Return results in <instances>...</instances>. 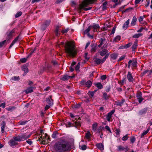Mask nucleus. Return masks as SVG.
Masks as SVG:
<instances>
[{"label": "nucleus", "mask_w": 152, "mask_h": 152, "mask_svg": "<svg viewBox=\"0 0 152 152\" xmlns=\"http://www.w3.org/2000/svg\"><path fill=\"white\" fill-rule=\"evenodd\" d=\"M69 147L68 141L65 139H61L56 143L54 148L58 152H64L68 150Z\"/></svg>", "instance_id": "f257e3e1"}, {"label": "nucleus", "mask_w": 152, "mask_h": 152, "mask_svg": "<svg viewBox=\"0 0 152 152\" xmlns=\"http://www.w3.org/2000/svg\"><path fill=\"white\" fill-rule=\"evenodd\" d=\"M65 48L66 53L70 57H73L75 56L77 53L73 42L67 41L65 43Z\"/></svg>", "instance_id": "f03ea898"}, {"label": "nucleus", "mask_w": 152, "mask_h": 152, "mask_svg": "<svg viewBox=\"0 0 152 152\" xmlns=\"http://www.w3.org/2000/svg\"><path fill=\"white\" fill-rule=\"evenodd\" d=\"M96 0H84L82 2L81 4H80L79 6V9L81 10L83 9L85 11H87L91 10L92 8V7H89L87 8H84L87 7L88 5L93 3Z\"/></svg>", "instance_id": "7ed1b4c3"}, {"label": "nucleus", "mask_w": 152, "mask_h": 152, "mask_svg": "<svg viewBox=\"0 0 152 152\" xmlns=\"http://www.w3.org/2000/svg\"><path fill=\"white\" fill-rule=\"evenodd\" d=\"M79 119V118L78 120H76V121L75 122H73V123H71L70 122H68L66 123V127H70L71 126H74L77 128L80 127L81 126L80 123L78 121Z\"/></svg>", "instance_id": "20e7f679"}, {"label": "nucleus", "mask_w": 152, "mask_h": 152, "mask_svg": "<svg viewBox=\"0 0 152 152\" xmlns=\"http://www.w3.org/2000/svg\"><path fill=\"white\" fill-rule=\"evenodd\" d=\"M15 33V30L13 29L11 31H8L6 33V35L7 41L12 37L13 36Z\"/></svg>", "instance_id": "39448f33"}, {"label": "nucleus", "mask_w": 152, "mask_h": 152, "mask_svg": "<svg viewBox=\"0 0 152 152\" xmlns=\"http://www.w3.org/2000/svg\"><path fill=\"white\" fill-rule=\"evenodd\" d=\"M81 85L85 86L86 87L89 88L92 84V82L90 80L86 81V80H83L80 82Z\"/></svg>", "instance_id": "423d86ee"}, {"label": "nucleus", "mask_w": 152, "mask_h": 152, "mask_svg": "<svg viewBox=\"0 0 152 152\" xmlns=\"http://www.w3.org/2000/svg\"><path fill=\"white\" fill-rule=\"evenodd\" d=\"M50 23V20H46L44 23L42 24L41 26V29L44 31L45 29L47 27L49 26Z\"/></svg>", "instance_id": "0eeeda50"}, {"label": "nucleus", "mask_w": 152, "mask_h": 152, "mask_svg": "<svg viewBox=\"0 0 152 152\" xmlns=\"http://www.w3.org/2000/svg\"><path fill=\"white\" fill-rule=\"evenodd\" d=\"M127 77L128 81L130 83H133L134 80L132 74L130 72H128L127 75Z\"/></svg>", "instance_id": "6e6552de"}, {"label": "nucleus", "mask_w": 152, "mask_h": 152, "mask_svg": "<svg viewBox=\"0 0 152 152\" xmlns=\"http://www.w3.org/2000/svg\"><path fill=\"white\" fill-rule=\"evenodd\" d=\"M49 139V137L48 135L45 134V136H43L42 135L41 136L40 138L39 139V141H42V142H41V143L43 144V142H46L45 141L46 140H48Z\"/></svg>", "instance_id": "1a4fd4ad"}, {"label": "nucleus", "mask_w": 152, "mask_h": 152, "mask_svg": "<svg viewBox=\"0 0 152 152\" xmlns=\"http://www.w3.org/2000/svg\"><path fill=\"white\" fill-rule=\"evenodd\" d=\"M52 96L50 95L46 99V100L47 103L50 106H52L53 104V100L52 99Z\"/></svg>", "instance_id": "9d476101"}, {"label": "nucleus", "mask_w": 152, "mask_h": 152, "mask_svg": "<svg viewBox=\"0 0 152 152\" xmlns=\"http://www.w3.org/2000/svg\"><path fill=\"white\" fill-rule=\"evenodd\" d=\"M31 136V134H28L26 133H24L20 135L22 141H23L29 138Z\"/></svg>", "instance_id": "9b49d317"}, {"label": "nucleus", "mask_w": 152, "mask_h": 152, "mask_svg": "<svg viewBox=\"0 0 152 152\" xmlns=\"http://www.w3.org/2000/svg\"><path fill=\"white\" fill-rule=\"evenodd\" d=\"M10 145L12 148L15 147L16 145H18V144L14 140H11L9 142Z\"/></svg>", "instance_id": "f8f14e48"}, {"label": "nucleus", "mask_w": 152, "mask_h": 152, "mask_svg": "<svg viewBox=\"0 0 152 152\" xmlns=\"http://www.w3.org/2000/svg\"><path fill=\"white\" fill-rule=\"evenodd\" d=\"M148 110V108L146 107L140 110L138 113L139 115L141 116L147 113Z\"/></svg>", "instance_id": "ddd939ff"}, {"label": "nucleus", "mask_w": 152, "mask_h": 152, "mask_svg": "<svg viewBox=\"0 0 152 152\" xmlns=\"http://www.w3.org/2000/svg\"><path fill=\"white\" fill-rule=\"evenodd\" d=\"M20 35H19V36L16 37L13 41L12 43L11 44L10 46L9 47V48H11V47H12V46L17 41H19L20 39Z\"/></svg>", "instance_id": "4468645a"}, {"label": "nucleus", "mask_w": 152, "mask_h": 152, "mask_svg": "<svg viewBox=\"0 0 152 152\" xmlns=\"http://www.w3.org/2000/svg\"><path fill=\"white\" fill-rule=\"evenodd\" d=\"M115 111V110H113L107 114V118L108 121L109 122L110 121L112 115L114 113Z\"/></svg>", "instance_id": "2eb2a0df"}, {"label": "nucleus", "mask_w": 152, "mask_h": 152, "mask_svg": "<svg viewBox=\"0 0 152 152\" xmlns=\"http://www.w3.org/2000/svg\"><path fill=\"white\" fill-rule=\"evenodd\" d=\"M115 111V110H113L107 114V118L108 121L109 122L110 121L112 115L114 113Z\"/></svg>", "instance_id": "dca6fc26"}, {"label": "nucleus", "mask_w": 152, "mask_h": 152, "mask_svg": "<svg viewBox=\"0 0 152 152\" xmlns=\"http://www.w3.org/2000/svg\"><path fill=\"white\" fill-rule=\"evenodd\" d=\"M99 44L98 45L99 47H101L103 44H105L106 43L105 39L104 37L101 38L99 40Z\"/></svg>", "instance_id": "f3484780"}, {"label": "nucleus", "mask_w": 152, "mask_h": 152, "mask_svg": "<svg viewBox=\"0 0 152 152\" xmlns=\"http://www.w3.org/2000/svg\"><path fill=\"white\" fill-rule=\"evenodd\" d=\"M108 53V50L106 49H104L102 50L99 51L98 52V53L101 56H104L106 54Z\"/></svg>", "instance_id": "a211bd4d"}, {"label": "nucleus", "mask_w": 152, "mask_h": 152, "mask_svg": "<svg viewBox=\"0 0 152 152\" xmlns=\"http://www.w3.org/2000/svg\"><path fill=\"white\" fill-rule=\"evenodd\" d=\"M73 77L72 76H68L67 75H63L61 79L65 81L69 79L70 78H72Z\"/></svg>", "instance_id": "6ab92c4d"}, {"label": "nucleus", "mask_w": 152, "mask_h": 152, "mask_svg": "<svg viewBox=\"0 0 152 152\" xmlns=\"http://www.w3.org/2000/svg\"><path fill=\"white\" fill-rule=\"evenodd\" d=\"M91 26V29H93V31L94 32L97 31V29L99 28V26L98 24H95L93 26Z\"/></svg>", "instance_id": "aec40b11"}, {"label": "nucleus", "mask_w": 152, "mask_h": 152, "mask_svg": "<svg viewBox=\"0 0 152 152\" xmlns=\"http://www.w3.org/2000/svg\"><path fill=\"white\" fill-rule=\"evenodd\" d=\"M1 133H3L4 132V128L6 126V123L5 121H3L1 125Z\"/></svg>", "instance_id": "412c9836"}, {"label": "nucleus", "mask_w": 152, "mask_h": 152, "mask_svg": "<svg viewBox=\"0 0 152 152\" xmlns=\"http://www.w3.org/2000/svg\"><path fill=\"white\" fill-rule=\"evenodd\" d=\"M96 146L98 148L100 149L101 150H104V145L101 143L96 144Z\"/></svg>", "instance_id": "4be33fe9"}, {"label": "nucleus", "mask_w": 152, "mask_h": 152, "mask_svg": "<svg viewBox=\"0 0 152 152\" xmlns=\"http://www.w3.org/2000/svg\"><path fill=\"white\" fill-rule=\"evenodd\" d=\"M130 20L128 19L126 22L124 24L123 26V28L126 29L128 27V25L129 24Z\"/></svg>", "instance_id": "5701e85b"}, {"label": "nucleus", "mask_w": 152, "mask_h": 152, "mask_svg": "<svg viewBox=\"0 0 152 152\" xmlns=\"http://www.w3.org/2000/svg\"><path fill=\"white\" fill-rule=\"evenodd\" d=\"M33 88L32 87H29L25 91V92L26 94L31 93L33 91Z\"/></svg>", "instance_id": "b1692460"}, {"label": "nucleus", "mask_w": 152, "mask_h": 152, "mask_svg": "<svg viewBox=\"0 0 152 152\" xmlns=\"http://www.w3.org/2000/svg\"><path fill=\"white\" fill-rule=\"evenodd\" d=\"M91 53H94L96 51L97 48L96 46L94 44H91Z\"/></svg>", "instance_id": "393cba45"}, {"label": "nucleus", "mask_w": 152, "mask_h": 152, "mask_svg": "<svg viewBox=\"0 0 152 152\" xmlns=\"http://www.w3.org/2000/svg\"><path fill=\"white\" fill-rule=\"evenodd\" d=\"M98 124L96 123H95L92 125V129L94 132L96 131L97 129V127Z\"/></svg>", "instance_id": "a878e982"}, {"label": "nucleus", "mask_w": 152, "mask_h": 152, "mask_svg": "<svg viewBox=\"0 0 152 152\" xmlns=\"http://www.w3.org/2000/svg\"><path fill=\"white\" fill-rule=\"evenodd\" d=\"M137 19L136 17L134 16L133 17V19H132V21L131 23V24L132 26H134L136 24V22L137 20Z\"/></svg>", "instance_id": "bb28decb"}, {"label": "nucleus", "mask_w": 152, "mask_h": 152, "mask_svg": "<svg viewBox=\"0 0 152 152\" xmlns=\"http://www.w3.org/2000/svg\"><path fill=\"white\" fill-rule=\"evenodd\" d=\"M13 139L16 141L20 142L22 141L21 139L20 135L14 137H13Z\"/></svg>", "instance_id": "cd10ccee"}, {"label": "nucleus", "mask_w": 152, "mask_h": 152, "mask_svg": "<svg viewBox=\"0 0 152 152\" xmlns=\"http://www.w3.org/2000/svg\"><path fill=\"white\" fill-rule=\"evenodd\" d=\"M103 96L104 99L105 100H107L109 99L110 96L109 95H108L106 93H104L103 94Z\"/></svg>", "instance_id": "c85d7f7f"}, {"label": "nucleus", "mask_w": 152, "mask_h": 152, "mask_svg": "<svg viewBox=\"0 0 152 152\" xmlns=\"http://www.w3.org/2000/svg\"><path fill=\"white\" fill-rule=\"evenodd\" d=\"M121 39V37L120 36H116L114 39L113 42H117Z\"/></svg>", "instance_id": "c756f323"}, {"label": "nucleus", "mask_w": 152, "mask_h": 152, "mask_svg": "<svg viewBox=\"0 0 152 152\" xmlns=\"http://www.w3.org/2000/svg\"><path fill=\"white\" fill-rule=\"evenodd\" d=\"M58 133L57 131H55L54 132L52 135V138L56 139L57 138L58 136Z\"/></svg>", "instance_id": "7c9ffc66"}, {"label": "nucleus", "mask_w": 152, "mask_h": 152, "mask_svg": "<svg viewBox=\"0 0 152 152\" xmlns=\"http://www.w3.org/2000/svg\"><path fill=\"white\" fill-rule=\"evenodd\" d=\"M7 40H5L0 42V48H2L3 46H5L7 45Z\"/></svg>", "instance_id": "2f4dec72"}, {"label": "nucleus", "mask_w": 152, "mask_h": 152, "mask_svg": "<svg viewBox=\"0 0 152 152\" xmlns=\"http://www.w3.org/2000/svg\"><path fill=\"white\" fill-rule=\"evenodd\" d=\"M22 69L25 73H27L28 72L27 67L26 65H23L22 67Z\"/></svg>", "instance_id": "473e14b6"}, {"label": "nucleus", "mask_w": 152, "mask_h": 152, "mask_svg": "<svg viewBox=\"0 0 152 152\" xmlns=\"http://www.w3.org/2000/svg\"><path fill=\"white\" fill-rule=\"evenodd\" d=\"M95 86L99 89H102L103 88V86L100 83H96Z\"/></svg>", "instance_id": "72a5a7b5"}, {"label": "nucleus", "mask_w": 152, "mask_h": 152, "mask_svg": "<svg viewBox=\"0 0 152 152\" xmlns=\"http://www.w3.org/2000/svg\"><path fill=\"white\" fill-rule=\"evenodd\" d=\"M118 54L117 53H113L110 55L111 58L113 59H115L118 57Z\"/></svg>", "instance_id": "f704fd0d"}, {"label": "nucleus", "mask_w": 152, "mask_h": 152, "mask_svg": "<svg viewBox=\"0 0 152 152\" xmlns=\"http://www.w3.org/2000/svg\"><path fill=\"white\" fill-rule=\"evenodd\" d=\"M94 62L97 65H99L100 63H101V59L98 58H96Z\"/></svg>", "instance_id": "c9c22d12"}, {"label": "nucleus", "mask_w": 152, "mask_h": 152, "mask_svg": "<svg viewBox=\"0 0 152 152\" xmlns=\"http://www.w3.org/2000/svg\"><path fill=\"white\" fill-rule=\"evenodd\" d=\"M16 109V107L15 106H10L8 108H7V109L9 111H12L15 110Z\"/></svg>", "instance_id": "e433bc0d"}, {"label": "nucleus", "mask_w": 152, "mask_h": 152, "mask_svg": "<svg viewBox=\"0 0 152 152\" xmlns=\"http://www.w3.org/2000/svg\"><path fill=\"white\" fill-rule=\"evenodd\" d=\"M91 134L90 132L89 131H88L86 134L85 137L87 139H89L91 137Z\"/></svg>", "instance_id": "4c0bfd02"}, {"label": "nucleus", "mask_w": 152, "mask_h": 152, "mask_svg": "<svg viewBox=\"0 0 152 152\" xmlns=\"http://www.w3.org/2000/svg\"><path fill=\"white\" fill-rule=\"evenodd\" d=\"M137 42H135L132 47V50H134L137 48Z\"/></svg>", "instance_id": "58836bf2"}, {"label": "nucleus", "mask_w": 152, "mask_h": 152, "mask_svg": "<svg viewBox=\"0 0 152 152\" xmlns=\"http://www.w3.org/2000/svg\"><path fill=\"white\" fill-rule=\"evenodd\" d=\"M126 81V78H124L122 80L118 81V83L121 85H123L124 82Z\"/></svg>", "instance_id": "ea45409f"}, {"label": "nucleus", "mask_w": 152, "mask_h": 152, "mask_svg": "<svg viewBox=\"0 0 152 152\" xmlns=\"http://www.w3.org/2000/svg\"><path fill=\"white\" fill-rule=\"evenodd\" d=\"M124 102V101H118L117 102H115L117 106H121L123 104Z\"/></svg>", "instance_id": "a19ab883"}, {"label": "nucleus", "mask_w": 152, "mask_h": 152, "mask_svg": "<svg viewBox=\"0 0 152 152\" xmlns=\"http://www.w3.org/2000/svg\"><path fill=\"white\" fill-rule=\"evenodd\" d=\"M60 28V26H57L56 28L55 31V34L56 36H58V31L59 28Z\"/></svg>", "instance_id": "79ce46f5"}, {"label": "nucleus", "mask_w": 152, "mask_h": 152, "mask_svg": "<svg viewBox=\"0 0 152 152\" xmlns=\"http://www.w3.org/2000/svg\"><path fill=\"white\" fill-rule=\"evenodd\" d=\"M142 34L140 33L136 34L133 36V37L134 38H138L142 36Z\"/></svg>", "instance_id": "37998d69"}, {"label": "nucleus", "mask_w": 152, "mask_h": 152, "mask_svg": "<svg viewBox=\"0 0 152 152\" xmlns=\"http://www.w3.org/2000/svg\"><path fill=\"white\" fill-rule=\"evenodd\" d=\"M149 129L148 128L147 130L141 134V137H142L143 136L145 135H146L149 132Z\"/></svg>", "instance_id": "c03bdc74"}, {"label": "nucleus", "mask_w": 152, "mask_h": 152, "mask_svg": "<svg viewBox=\"0 0 152 152\" xmlns=\"http://www.w3.org/2000/svg\"><path fill=\"white\" fill-rule=\"evenodd\" d=\"M142 93L140 92H139L137 93L136 96L137 99H138L142 98Z\"/></svg>", "instance_id": "a18cd8bd"}, {"label": "nucleus", "mask_w": 152, "mask_h": 152, "mask_svg": "<svg viewBox=\"0 0 152 152\" xmlns=\"http://www.w3.org/2000/svg\"><path fill=\"white\" fill-rule=\"evenodd\" d=\"M91 26H89L84 31V34H86L87 33H88V32L89 31L91 30Z\"/></svg>", "instance_id": "49530a36"}, {"label": "nucleus", "mask_w": 152, "mask_h": 152, "mask_svg": "<svg viewBox=\"0 0 152 152\" xmlns=\"http://www.w3.org/2000/svg\"><path fill=\"white\" fill-rule=\"evenodd\" d=\"M35 48H34V50H31V52L30 53L28 56H27V58H28L29 57H30L32 54L34 53L35 51Z\"/></svg>", "instance_id": "de8ad7c7"}, {"label": "nucleus", "mask_w": 152, "mask_h": 152, "mask_svg": "<svg viewBox=\"0 0 152 152\" xmlns=\"http://www.w3.org/2000/svg\"><path fill=\"white\" fill-rule=\"evenodd\" d=\"M80 149L83 150H85L86 149L87 147L86 145H83L82 146L80 145Z\"/></svg>", "instance_id": "09e8293b"}, {"label": "nucleus", "mask_w": 152, "mask_h": 152, "mask_svg": "<svg viewBox=\"0 0 152 152\" xmlns=\"http://www.w3.org/2000/svg\"><path fill=\"white\" fill-rule=\"evenodd\" d=\"M22 14V12L20 11L17 12L15 15V17L16 18H17L20 17Z\"/></svg>", "instance_id": "8fccbe9b"}, {"label": "nucleus", "mask_w": 152, "mask_h": 152, "mask_svg": "<svg viewBox=\"0 0 152 152\" xmlns=\"http://www.w3.org/2000/svg\"><path fill=\"white\" fill-rule=\"evenodd\" d=\"M19 79V76L16 77L14 76L12 77L11 78V80H13L16 81L18 80Z\"/></svg>", "instance_id": "3c124183"}, {"label": "nucleus", "mask_w": 152, "mask_h": 152, "mask_svg": "<svg viewBox=\"0 0 152 152\" xmlns=\"http://www.w3.org/2000/svg\"><path fill=\"white\" fill-rule=\"evenodd\" d=\"M118 151H123L125 149V148L123 147L121 145L118 146Z\"/></svg>", "instance_id": "603ef678"}, {"label": "nucleus", "mask_w": 152, "mask_h": 152, "mask_svg": "<svg viewBox=\"0 0 152 152\" xmlns=\"http://www.w3.org/2000/svg\"><path fill=\"white\" fill-rule=\"evenodd\" d=\"M132 44V43L131 42L127 44L126 45L124 46V48H127L129 47Z\"/></svg>", "instance_id": "864d4df0"}, {"label": "nucleus", "mask_w": 152, "mask_h": 152, "mask_svg": "<svg viewBox=\"0 0 152 152\" xmlns=\"http://www.w3.org/2000/svg\"><path fill=\"white\" fill-rule=\"evenodd\" d=\"M128 134H127L123 136L122 138V140L123 141H126L127 140L128 138Z\"/></svg>", "instance_id": "5fc2aeb1"}, {"label": "nucleus", "mask_w": 152, "mask_h": 152, "mask_svg": "<svg viewBox=\"0 0 152 152\" xmlns=\"http://www.w3.org/2000/svg\"><path fill=\"white\" fill-rule=\"evenodd\" d=\"M28 58H27V56L26 58H24L21 59L20 61L21 62L23 63H24L26 62Z\"/></svg>", "instance_id": "6e6d98bb"}, {"label": "nucleus", "mask_w": 152, "mask_h": 152, "mask_svg": "<svg viewBox=\"0 0 152 152\" xmlns=\"http://www.w3.org/2000/svg\"><path fill=\"white\" fill-rule=\"evenodd\" d=\"M126 57V56L125 55H123L118 60V62H119L123 59H124L125 57Z\"/></svg>", "instance_id": "4d7b16f0"}, {"label": "nucleus", "mask_w": 152, "mask_h": 152, "mask_svg": "<svg viewBox=\"0 0 152 152\" xmlns=\"http://www.w3.org/2000/svg\"><path fill=\"white\" fill-rule=\"evenodd\" d=\"M135 141V138L134 137H131L130 138V141L132 143H134Z\"/></svg>", "instance_id": "13d9d810"}, {"label": "nucleus", "mask_w": 152, "mask_h": 152, "mask_svg": "<svg viewBox=\"0 0 152 152\" xmlns=\"http://www.w3.org/2000/svg\"><path fill=\"white\" fill-rule=\"evenodd\" d=\"M107 78V77L106 75H104L102 76L101 77V79L102 80H105Z\"/></svg>", "instance_id": "bf43d9fd"}, {"label": "nucleus", "mask_w": 152, "mask_h": 152, "mask_svg": "<svg viewBox=\"0 0 152 152\" xmlns=\"http://www.w3.org/2000/svg\"><path fill=\"white\" fill-rule=\"evenodd\" d=\"M26 121H20L19 122V124L20 125H24L26 123Z\"/></svg>", "instance_id": "052dcab7"}, {"label": "nucleus", "mask_w": 152, "mask_h": 152, "mask_svg": "<svg viewBox=\"0 0 152 152\" xmlns=\"http://www.w3.org/2000/svg\"><path fill=\"white\" fill-rule=\"evenodd\" d=\"M26 142L29 144L30 145H31L32 144V142L30 139H28L26 141Z\"/></svg>", "instance_id": "680f3d73"}, {"label": "nucleus", "mask_w": 152, "mask_h": 152, "mask_svg": "<svg viewBox=\"0 0 152 152\" xmlns=\"http://www.w3.org/2000/svg\"><path fill=\"white\" fill-rule=\"evenodd\" d=\"M115 28H116V27H114L112 29V31L110 33V35H111V34H113L115 31Z\"/></svg>", "instance_id": "e2e57ef3"}, {"label": "nucleus", "mask_w": 152, "mask_h": 152, "mask_svg": "<svg viewBox=\"0 0 152 152\" xmlns=\"http://www.w3.org/2000/svg\"><path fill=\"white\" fill-rule=\"evenodd\" d=\"M105 128L110 133H111V131L110 129L108 126H106L105 127Z\"/></svg>", "instance_id": "0e129e2a"}, {"label": "nucleus", "mask_w": 152, "mask_h": 152, "mask_svg": "<svg viewBox=\"0 0 152 152\" xmlns=\"http://www.w3.org/2000/svg\"><path fill=\"white\" fill-rule=\"evenodd\" d=\"M132 64L133 67H135L137 66V62L135 61H134L132 63Z\"/></svg>", "instance_id": "69168bd1"}, {"label": "nucleus", "mask_w": 152, "mask_h": 152, "mask_svg": "<svg viewBox=\"0 0 152 152\" xmlns=\"http://www.w3.org/2000/svg\"><path fill=\"white\" fill-rule=\"evenodd\" d=\"M68 30H69V29H68V28L66 29L63 30L61 31V32L63 34H64L65 33H66Z\"/></svg>", "instance_id": "338daca9"}, {"label": "nucleus", "mask_w": 152, "mask_h": 152, "mask_svg": "<svg viewBox=\"0 0 152 152\" xmlns=\"http://www.w3.org/2000/svg\"><path fill=\"white\" fill-rule=\"evenodd\" d=\"M80 63H79L77 64L75 67V69L77 71L80 68Z\"/></svg>", "instance_id": "774afa93"}]
</instances>
